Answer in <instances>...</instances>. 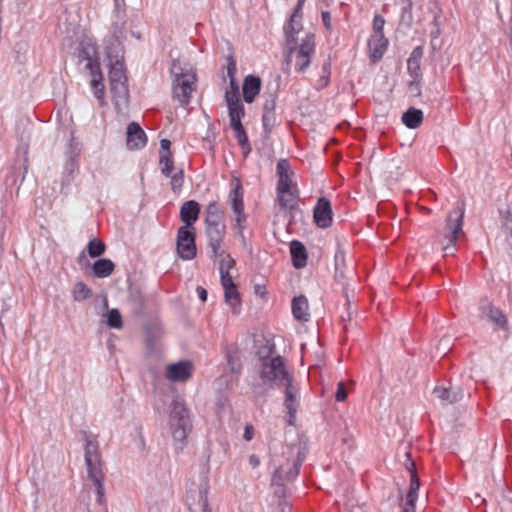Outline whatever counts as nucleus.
Segmentation results:
<instances>
[{
	"label": "nucleus",
	"instance_id": "f257e3e1",
	"mask_svg": "<svg viewBox=\"0 0 512 512\" xmlns=\"http://www.w3.org/2000/svg\"><path fill=\"white\" fill-rule=\"evenodd\" d=\"M259 377L262 383L253 384L252 387L256 396H265L267 389L280 388L293 378L286 368L285 359L280 355L261 359Z\"/></svg>",
	"mask_w": 512,
	"mask_h": 512
},
{
	"label": "nucleus",
	"instance_id": "f03ea898",
	"mask_svg": "<svg viewBox=\"0 0 512 512\" xmlns=\"http://www.w3.org/2000/svg\"><path fill=\"white\" fill-rule=\"evenodd\" d=\"M169 423L172 437L175 442V450L180 452L184 449L186 439L193 428L189 409L182 400H173Z\"/></svg>",
	"mask_w": 512,
	"mask_h": 512
},
{
	"label": "nucleus",
	"instance_id": "7ed1b4c3",
	"mask_svg": "<svg viewBox=\"0 0 512 512\" xmlns=\"http://www.w3.org/2000/svg\"><path fill=\"white\" fill-rule=\"evenodd\" d=\"M208 471H205L199 479V483L191 482L187 486V504L191 512H211L208 503L209 492Z\"/></svg>",
	"mask_w": 512,
	"mask_h": 512
},
{
	"label": "nucleus",
	"instance_id": "20e7f679",
	"mask_svg": "<svg viewBox=\"0 0 512 512\" xmlns=\"http://www.w3.org/2000/svg\"><path fill=\"white\" fill-rule=\"evenodd\" d=\"M315 53V36L308 33L302 40V43L297 46L293 45L288 47L287 61L295 54V69L297 72H305L311 64V59Z\"/></svg>",
	"mask_w": 512,
	"mask_h": 512
},
{
	"label": "nucleus",
	"instance_id": "39448f33",
	"mask_svg": "<svg viewBox=\"0 0 512 512\" xmlns=\"http://www.w3.org/2000/svg\"><path fill=\"white\" fill-rule=\"evenodd\" d=\"M176 248L179 257L183 260H192L196 257V233L194 231V228H178Z\"/></svg>",
	"mask_w": 512,
	"mask_h": 512
},
{
	"label": "nucleus",
	"instance_id": "423d86ee",
	"mask_svg": "<svg viewBox=\"0 0 512 512\" xmlns=\"http://www.w3.org/2000/svg\"><path fill=\"white\" fill-rule=\"evenodd\" d=\"M98 446L96 442L86 437L85 445V464L87 467L88 478L94 482L97 480L104 479V473L102 471V463L100 455L98 453Z\"/></svg>",
	"mask_w": 512,
	"mask_h": 512
},
{
	"label": "nucleus",
	"instance_id": "0eeeda50",
	"mask_svg": "<svg viewBox=\"0 0 512 512\" xmlns=\"http://www.w3.org/2000/svg\"><path fill=\"white\" fill-rule=\"evenodd\" d=\"M457 214L456 218L453 219L452 213L449 214L447 218V230L448 232L445 235V238L449 241L447 245L443 247V251L445 256L454 255L455 252V244L458 239V235L462 232L463 226V218H464V204L459 208V212H454Z\"/></svg>",
	"mask_w": 512,
	"mask_h": 512
},
{
	"label": "nucleus",
	"instance_id": "6e6552de",
	"mask_svg": "<svg viewBox=\"0 0 512 512\" xmlns=\"http://www.w3.org/2000/svg\"><path fill=\"white\" fill-rule=\"evenodd\" d=\"M195 75L186 72L178 78H173V97L181 105H187L190 102L191 94L195 89Z\"/></svg>",
	"mask_w": 512,
	"mask_h": 512
},
{
	"label": "nucleus",
	"instance_id": "1a4fd4ad",
	"mask_svg": "<svg viewBox=\"0 0 512 512\" xmlns=\"http://www.w3.org/2000/svg\"><path fill=\"white\" fill-rule=\"evenodd\" d=\"M405 467L410 473V485L406 494L405 503L402 512H415V503L418 498V490L420 488V481L415 472V463L410 458L409 453H405Z\"/></svg>",
	"mask_w": 512,
	"mask_h": 512
},
{
	"label": "nucleus",
	"instance_id": "9d476101",
	"mask_svg": "<svg viewBox=\"0 0 512 512\" xmlns=\"http://www.w3.org/2000/svg\"><path fill=\"white\" fill-rule=\"evenodd\" d=\"M313 219L317 227L326 229L331 226L333 212L330 201L325 197H320L313 210Z\"/></svg>",
	"mask_w": 512,
	"mask_h": 512
},
{
	"label": "nucleus",
	"instance_id": "9b49d317",
	"mask_svg": "<svg viewBox=\"0 0 512 512\" xmlns=\"http://www.w3.org/2000/svg\"><path fill=\"white\" fill-rule=\"evenodd\" d=\"M282 387H284V406L287 409V413L289 416L288 424L293 425L297 413V409L299 406V391L296 386L293 384V378L286 382Z\"/></svg>",
	"mask_w": 512,
	"mask_h": 512
},
{
	"label": "nucleus",
	"instance_id": "f8f14e48",
	"mask_svg": "<svg viewBox=\"0 0 512 512\" xmlns=\"http://www.w3.org/2000/svg\"><path fill=\"white\" fill-rule=\"evenodd\" d=\"M225 225L221 226H206V235L208 238V245L211 248V258H217L223 255L221 245L225 236Z\"/></svg>",
	"mask_w": 512,
	"mask_h": 512
},
{
	"label": "nucleus",
	"instance_id": "ddd939ff",
	"mask_svg": "<svg viewBox=\"0 0 512 512\" xmlns=\"http://www.w3.org/2000/svg\"><path fill=\"white\" fill-rule=\"evenodd\" d=\"M78 58L80 61H86L85 67L90 71V73L101 70L100 62L97 57V47L95 44L81 43Z\"/></svg>",
	"mask_w": 512,
	"mask_h": 512
},
{
	"label": "nucleus",
	"instance_id": "4468645a",
	"mask_svg": "<svg viewBox=\"0 0 512 512\" xmlns=\"http://www.w3.org/2000/svg\"><path fill=\"white\" fill-rule=\"evenodd\" d=\"M290 164L287 159H280L277 162L276 171L278 175V183H277V192L286 193L289 192L293 187L296 188V184H294L290 178Z\"/></svg>",
	"mask_w": 512,
	"mask_h": 512
},
{
	"label": "nucleus",
	"instance_id": "2eb2a0df",
	"mask_svg": "<svg viewBox=\"0 0 512 512\" xmlns=\"http://www.w3.org/2000/svg\"><path fill=\"white\" fill-rule=\"evenodd\" d=\"M192 365L190 361H180L167 366L166 378L173 382L186 381L191 377Z\"/></svg>",
	"mask_w": 512,
	"mask_h": 512
},
{
	"label": "nucleus",
	"instance_id": "dca6fc26",
	"mask_svg": "<svg viewBox=\"0 0 512 512\" xmlns=\"http://www.w3.org/2000/svg\"><path fill=\"white\" fill-rule=\"evenodd\" d=\"M433 395L439 399L443 405H449L460 401L464 397V392L460 386H450L448 388L436 386L433 389Z\"/></svg>",
	"mask_w": 512,
	"mask_h": 512
},
{
	"label": "nucleus",
	"instance_id": "f3484780",
	"mask_svg": "<svg viewBox=\"0 0 512 512\" xmlns=\"http://www.w3.org/2000/svg\"><path fill=\"white\" fill-rule=\"evenodd\" d=\"M200 205L195 200H188L181 205L180 219L184 223L182 227L193 228V224L198 220Z\"/></svg>",
	"mask_w": 512,
	"mask_h": 512
},
{
	"label": "nucleus",
	"instance_id": "a211bd4d",
	"mask_svg": "<svg viewBox=\"0 0 512 512\" xmlns=\"http://www.w3.org/2000/svg\"><path fill=\"white\" fill-rule=\"evenodd\" d=\"M127 146L130 149H140L146 145L147 137L141 126L131 122L127 127Z\"/></svg>",
	"mask_w": 512,
	"mask_h": 512
},
{
	"label": "nucleus",
	"instance_id": "6ab92c4d",
	"mask_svg": "<svg viewBox=\"0 0 512 512\" xmlns=\"http://www.w3.org/2000/svg\"><path fill=\"white\" fill-rule=\"evenodd\" d=\"M500 234L507 248L512 249V213L508 207L499 208Z\"/></svg>",
	"mask_w": 512,
	"mask_h": 512
},
{
	"label": "nucleus",
	"instance_id": "aec40b11",
	"mask_svg": "<svg viewBox=\"0 0 512 512\" xmlns=\"http://www.w3.org/2000/svg\"><path fill=\"white\" fill-rule=\"evenodd\" d=\"M261 90V79L258 76L248 75L242 85L243 98L246 103H252Z\"/></svg>",
	"mask_w": 512,
	"mask_h": 512
},
{
	"label": "nucleus",
	"instance_id": "412c9836",
	"mask_svg": "<svg viewBox=\"0 0 512 512\" xmlns=\"http://www.w3.org/2000/svg\"><path fill=\"white\" fill-rule=\"evenodd\" d=\"M127 301L135 314L140 315L144 313L146 308V296L140 287H129Z\"/></svg>",
	"mask_w": 512,
	"mask_h": 512
},
{
	"label": "nucleus",
	"instance_id": "4be33fe9",
	"mask_svg": "<svg viewBox=\"0 0 512 512\" xmlns=\"http://www.w3.org/2000/svg\"><path fill=\"white\" fill-rule=\"evenodd\" d=\"M388 43V39L384 35H371L368 40V47L373 62H377L383 57Z\"/></svg>",
	"mask_w": 512,
	"mask_h": 512
},
{
	"label": "nucleus",
	"instance_id": "5701e85b",
	"mask_svg": "<svg viewBox=\"0 0 512 512\" xmlns=\"http://www.w3.org/2000/svg\"><path fill=\"white\" fill-rule=\"evenodd\" d=\"M227 76L229 77V89L225 92V99H236L239 96V85L235 78L236 61L232 55L227 57Z\"/></svg>",
	"mask_w": 512,
	"mask_h": 512
},
{
	"label": "nucleus",
	"instance_id": "b1692460",
	"mask_svg": "<svg viewBox=\"0 0 512 512\" xmlns=\"http://www.w3.org/2000/svg\"><path fill=\"white\" fill-rule=\"evenodd\" d=\"M290 254L292 264L296 269H302L307 264V250L304 244L299 240H293L290 243Z\"/></svg>",
	"mask_w": 512,
	"mask_h": 512
},
{
	"label": "nucleus",
	"instance_id": "393cba45",
	"mask_svg": "<svg viewBox=\"0 0 512 512\" xmlns=\"http://www.w3.org/2000/svg\"><path fill=\"white\" fill-rule=\"evenodd\" d=\"M424 55V49L422 46L415 47L409 58L407 59V70L409 75L413 78H421V60Z\"/></svg>",
	"mask_w": 512,
	"mask_h": 512
},
{
	"label": "nucleus",
	"instance_id": "a878e982",
	"mask_svg": "<svg viewBox=\"0 0 512 512\" xmlns=\"http://www.w3.org/2000/svg\"><path fill=\"white\" fill-rule=\"evenodd\" d=\"M110 91L117 109L127 106L129 102V90L126 82L110 84Z\"/></svg>",
	"mask_w": 512,
	"mask_h": 512
},
{
	"label": "nucleus",
	"instance_id": "bb28decb",
	"mask_svg": "<svg viewBox=\"0 0 512 512\" xmlns=\"http://www.w3.org/2000/svg\"><path fill=\"white\" fill-rule=\"evenodd\" d=\"M277 201L279 203L280 209L288 212L292 215L293 211L297 208L298 201V191L295 188L290 189L289 192L279 193L277 192Z\"/></svg>",
	"mask_w": 512,
	"mask_h": 512
},
{
	"label": "nucleus",
	"instance_id": "cd10ccee",
	"mask_svg": "<svg viewBox=\"0 0 512 512\" xmlns=\"http://www.w3.org/2000/svg\"><path fill=\"white\" fill-rule=\"evenodd\" d=\"M308 300L305 296L300 295L294 297L292 300V314L295 319L306 322L309 320L310 314L308 312Z\"/></svg>",
	"mask_w": 512,
	"mask_h": 512
},
{
	"label": "nucleus",
	"instance_id": "c85d7f7f",
	"mask_svg": "<svg viewBox=\"0 0 512 512\" xmlns=\"http://www.w3.org/2000/svg\"><path fill=\"white\" fill-rule=\"evenodd\" d=\"M92 275L96 278H106L110 276L114 269L115 264L108 258H100L92 264Z\"/></svg>",
	"mask_w": 512,
	"mask_h": 512
},
{
	"label": "nucleus",
	"instance_id": "c756f323",
	"mask_svg": "<svg viewBox=\"0 0 512 512\" xmlns=\"http://www.w3.org/2000/svg\"><path fill=\"white\" fill-rule=\"evenodd\" d=\"M225 101L228 107L230 124L240 123L245 115L244 105L242 104L240 98L225 99Z\"/></svg>",
	"mask_w": 512,
	"mask_h": 512
},
{
	"label": "nucleus",
	"instance_id": "7c9ffc66",
	"mask_svg": "<svg viewBox=\"0 0 512 512\" xmlns=\"http://www.w3.org/2000/svg\"><path fill=\"white\" fill-rule=\"evenodd\" d=\"M230 202L234 213L244 212L243 189L239 179H234L233 188L230 192Z\"/></svg>",
	"mask_w": 512,
	"mask_h": 512
},
{
	"label": "nucleus",
	"instance_id": "2f4dec72",
	"mask_svg": "<svg viewBox=\"0 0 512 512\" xmlns=\"http://www.w3.org/2000/svg\"><path fill=\"white\" fill-rule=\"evenodd\" d=\"M401 119L406 127L416 129L423 121V112L420 109L410 107L402 114Z\"/></svg>",
	"mask_w": 512,
	"mask_h": 512
},
{
	"label": "nucleus",
	"instance_id": "473e14b6",
	"mask_svg": "<svg viewBox=\"0 0 512 512\" xmlns=\"http://www.w3.org/2000/svg\"><path fill=\"white\" fill-rule=\"evenodd\" d=\"M302 29V24L300 21H296V19L290 18L288 22L284 25V34L287 46L297 45V34Z\"/></svg>",
	"mask_w": 512,
	"mask_h": 512
},
{
	"label": "nucleus",
	"instance_id": "72a5a7b5",
	"mask_svg": "<svg viewBox=\"0 0 512 512\" xmlns=\"http://www.w3.org/2000/svg\"><path fill=\"white\" fill-rule=\"evenodd\" d=\"M92 80H91V87L93 89V94L97 98L99 105L103 107L106 102L104 99V84H103V75L101 70L98 72L90 73Z\"/></svg>",
	"mask_w": 512,
	"mask_h": 512
},
{
	"label": "nucleus",
	"instance_id": "f704fd0d",
	"mask_svg": "<svg viewBox=\"0 0 512 512\" xmlns=\"http://www.w3.org/2000/svg\"><path fill=\"white\" fill-rule=\"evenodd\" d=\"M230 126L235 133V137L238 141L239 146L243 149L244 156H247L251 152L252 148L249 143L246 131L242 125V122L237 124H230Z\"/></svg>",
	"mask_w": 512,
	"mask_h": 512
},
{
	"label": "nucleus",
	"instance_id": "c9c22d12",
	"mask_svg": "<svg viewBox=\"0 0 512 512\" xmlns=\"http://www.w3.org/2000/svg\"><path fill=\"white\" fill-rule=\"evenodd\" d=\"M225 302L232 308L234 314H238L241 308V298L236 285L224 288Z\"/></svg>",
	"mask_w": 512,
	"mask_h": 512
},
{
	"label": "nucleus",
	"instance_id": "e433bc0d",
	"mask_svg": "<svg viewBox=\"0 0 512 512\" xmlns=\"http://www.w3.org/2000/svg\"><path fill=\"white\" fill-rule=\"evenodd\" d=\"M108 77L110 84L127 81L126 76L124 74L123 64L119 59H116L115 63H110Z\"/></svg>",
	"mask_w": 512,
	"mask_h": 512
},
{
	"label": "nucleus",
	"instance_id": "4c0bfd02",
	"mask_svg": "<svg viewBox=\"0 0 512 512\" xmlns=\"http://www.w3.org/2000/svg\"><path fill=\"white\" fill-rule=\"evenodd\" d=\"M226 359L232 373H240L242 369L241 358L236 348H229L226 351Z\"/></svg>",
	"mask_w": 512,
	"mask_h": 512
},
{
	"label": "nucleus",
	"instance_id": "58836bf2",
	"mask_svg": "<svg viewBox=\"0 0 512 512\" xmlns=\"http://www.w3.org/2000/svg\"><path fill=\"white\" fill-rule=\"evenodd\" d=\"M106 245L98 238H93L88 242L87 252L91 258H97L105 253Z\"/></svg>",
	"mask_w": 512,
	"mask_h": 512
},
{
	"label": "nucleus",
	"instance_id": "ea45409f",
	"mask_svg": "<svg viewBox=\"0 0 512 512\" xmlns=\"http://www.w3.org/2000/svg\"><path fill=\"white\" fill-rule=\"evenodd\" d=\"M72 296L74 301H83L92 296V290L84 283L77 282L72 290Z\"/></svg>",
	"mask_w": 512,
	"mask_h": 512
},
{
	"label": "nucleus",
	"instance_id": "a19ab883",
	"mask_svg": "<svg viewBox=\"0 0 512 512\" xmlns=\"http://www.w3.org/2000/svg\"><path fill=\"white\" fill-rule=\"evenodd\" d=\"M159 165L162 174L170 176L174 170V163L172 160L171 152H163L160 154Z\"/></svg>",
	"mask_w": 512,
	"mask_h": 512
},
{
	"label": "nucleus",
	"instance_id": "79ce46f5",
	"mask_svg": "<svg viewBox=\"0 0 512 512\" xmlns=\"http://www.w3.org/2000/svg\"><path fill=\"white\" fill-rule=\"evenodd\" d=\"M117 20L112 24V33L113 37L116 41H120L123 37L124 29H125V13H120L119 15L115 13Z\"/></svg>",
	"mask_w": 512,
	"mask_h": 512
},
{
	"label": "nucleus",
	"instance_id": "37998d69",
	"mask_svg": "<svg viewBox=\"0 0 512 512\" xmlns=\"http://www.w3.org/2000/svg\"><path fill=\"white\" fill-rule=\"evenodd\" d=\"M80 152L81 145L72 134L66 150L67 160L78 161L77 159L80 155Z\"/></svg>",
	"mask_w": 512,
	"mask_h": 512
},
{
	"label": "nucleus",
	"instance_id": "c03bdc74",
	"mask_svg": "<svg viewBox=\"0 0 512 512\" xmlns=\"http://www.w3.org/2000/svg\"><path fill=\"white\" fill-rule=\"evenodd\" d=\"M78 169V161L66 160L63 172L62 185H69L73 179L74 172Z\"/></svg>",
	"mask_w": 512,
	"mask_h": 512
},
{
	"label": "nucleus",
	"instance_id": "a18cd8bd",
	"mask_svg": "<svg viewBox=\"0 0 512 512\" xmlns=\"http://www.w3.org/2000/svg\"><path fill=\"white\" fill-rule=\"evenodd\" d=\"M301 464H302V460L300 458H297L296 460H294L292 462L291 466H289L287 468L284 467L283 474L285 476L286 482H292L296 479V477L299 474Z\"/></svg>",
	"mask_w": 512,
	"mask_h": 512
},
{
	"label": "nucleus",
	"instance_id": "49530a36",
	"mask_svg": "<svg viewBox=\"0 0 512 512\" xmlns=\"http://www.w3.org/2000/svg\"><path fill=\"white\" fill-rule=\"evenodd\" d=\"M278 85L275 84L272 91L269 92L263 105V113H275L276 98H277Z\"/></svg>",
	"mask_w": 512,
	"mask_h": 512
},
{
	"label": "nucleus",
	"instance_id": "de8ad7c7",
	"mask_svg": "<svg viewBox=\"0 0 512 512\" xmlns=\"http://www.w3.org/2000/svg\"><path fill=\"white\" fill-rule=\"evenodd\" d=\"M107 325L111 328L120 329L123 325L122 316L118 309H111L107 312Z\"/></svg>",
	"mask_w": 512,
	"mask_h": 512
},
{
	"label": "nucleus",
	"instance_id": "09e8293b",
	"mask_svg": "<svg viewBox=\"0 0 512 512\" xmlns=\"http://www.w3.org/2000/svg\"><path fill=\"white\" fill-rule=\"evenodd\" d=\"M488 317L492 322H494L500 327H505L507 324L506 316L498 308L491 306L489 309Z\"/></svg>",
	"mask_w": 512,
	"mask_h": 512
},
{
	"label": "nucleus",
	"instance_id": "8fccbe9b",
	"mask_svg": "<svg viewBox=\"0 0 512 512\" xmlns=\"http://www.w3.org/2000/svg\"><path fill=\"white\" fill-rule=\"evenodd\" d=\"M219 272H220V281H221V285H222L223 289L227 288V287L235 286V283L233 282L230 272H228L227 269L225 268V261H220Z\"/></svg>",
	"mask_w": 512,
	"mask_h": 512
},
{
	"label": "nucleus",
	"instance_id": "3c124183",
	"mask_svg": "<svg viewBox=\"0 0 512 512\" xmlns=\"http://www.w3.org/2000/svg\"><path fill=\"white\" fill-rule=\"evenodd\" d=\"M262 124L265 134L269 135L276 124L275 113H263Z\"/></svg>",
	"mask_w": 512,
	"mask_h": 512
},
{
	"label": "nucleus",
	"instance_id": "603ef678",
	"mask_svg": "<svg viewBox=\"0 0 512 512\" xmlns=\"http://www.w3.org/2000/svg\"><path fill=\"white\" fill-rule=\"evenodd\" d=\"M283 473H284V465H279L275 469V471L272 475L271 483L273 486H278L281 488L284 487V483L286 482V480H285V476Z\"/></svg>",
	"mask_w": 512,
	"mask_h": 512
},
{
	"label": "nucleus",
	"instance_id": "864d4df0",
	"mask_svg": "<svg viewBox=\"0 0 512 512\" xmlns=\"http://www.w3.org/2000/svg\"><path fill=\"white\" fill-rule=\"evenodd\" d=\"M92 484L97 495V503L101 506L104 505L106 502L104 479L94 481Z\"/></svg>",
	"mask_w": 512,
	"mask_h": 512
},
{
	"label": "nucleus",
	"instance_id": "5fc2aeb1",
	"mask_svg": "<svg viewBox=\"0 0 512 512\" xmlns=\"http://www.w3.org/2000/svg\"><path fill=\"white\" fill-rule=\"evenodd\" d=\"M171 177V189L176 192L180 190L183 186L184 182V172L182 169H179L176 173L170 175Z\"/></svg>",
	"mask_w": 512,
	"mask_h": 512
},
{
	"label": "nucleus",
	"instance_id": "6e6d98bb",
	"mask_svg": "<svg viewBox=\"0 0 512 512\" xmlns=\"http://www.w3.org/2000/svg\"><path fill=\"white\" fill-rule=\"evenodd\" d=\"M412 20V2L411 0H406L405 5L402 7L401 22L410 25Z\"/></svg>",
	"mask_w": 512,
	"mask_h": 512
},
{
	"label": "nucleus",
	"instance_id": "4d7b16f0",
	"mask_svg": "<svg viewBox=\"0 0 512 512\" xmlns=\"http://www.w3.org/2000/svg\"><path fill=\"white\" fill-rule=\"evenodd\" d=\"M331 64L330 60L328 59L322 66V76L319 79V85L321 88L326 87L329 83V78L331 74Z\"/></svg>",
	"mask_w": 512,
	"mask_h": 512
},
{
	"label": "nucleus",
	"instance_id": "13d9d810",
	"mask_svg": "<svg viewBox=\"0 0 512 512\" xmlns=\"http://www.w3.org/2000/svg\"><path fill=\"white\" fill-rule=\"evenodd\" d=\"M385 19L376 14L373 18V35H384Z\"/></svg>",
	"mask_w": 512,
	"mask_h": 512
},
{
	"label": "nucleus",
	"instance_id": "bf43d9fd",
	"mask_svg": "<svg viewBox=\"0 0 512 512\" xmlns=\"http://www.w3.org/2000/svg\"><path fill=\"white\" fill-rule=\"evenodd\" d=\"M236 214V225L238 228V233L242 238L243 243H245V237L243 234V230L245 228L246 215L244 212L235 213Z\"/></svg>",
	"mask_w": 512,
	"mask_h": 512
},
{
	"label": "nucleus",
	"instance_id": "052dcab7",
	"mask_svg": "<svg viewBox=\"0 0 512 512\" xmlns=\"http://www.w3.org/2000/svg\"><path fill=\"white\" fill-rule=\"evenodd\" d=\"M206 226H221L223 223V215H206L205 216Z\"/></svg>",
	"mask_w": 512,
	"mask_h": 512
},
{
	"label": "nucleus",
	"instance_id": "680f3d73",
	"mask_svg": "<svg viewBox=\"0 0 512 512\" xmlns=\"http://www.w3.org/2000/svg\"><path fill=\"white\" fill-rule=\"evenodd\" d=\"M334 260H335V270H338L345 265V252L343 249H341V248L337 249L335 256H334Z\"/></svg>",
	"mask_w": 512,
	"mask_h": 512
},
{
	"label": "nucleus",
	"instance_id": "e2e57ef3",
	"mask_svg": "<svg viewBox=\"0 0 512 512\" xmlns=\"http://www.w3.org/2000/svg\"><path fill=\"white\" fill-rule=\"evenodd\" d=\"M335 398L338 402H342L347 398V392L344 386V383L340 381L337 385V391L335 393Z\"/></svg>",
	"mask_w": 512,
	"mask_h": 512
},
{
	"label": "nucleus",
	"instance_id": "0e129e2a",
	"mask_svg": "<svg viewBox=\"0 0 512 512\" xmlns=\"http://www.w3.org/2000/svg\"><path fill=\"white\" fill-rule=\"evenodd\" d=\"M206 215H223L217 202L213 201L207 205Z\"/></svg>",
	"mask_w": 512,
	"mask_h": 512
},
{
	"label": "nucleus",
	"instance_id": "69168bd1",
	"mask_svg": "<svg viewBox=\"0 0 512 512\" xmlns=\"http://www.w3.org/2000/svg\"><path fill=\"white\" fill-rule=\"evenodd\" d=\"M434 27L433 29L430 31V37H431V45L433 48L436 47V44H435V40L439 37L440 35V28L438 26V23H437V18L435 17L434 18Z\"/></svg>",
	"mask_w": 512,
	"mask_h": 512
},
{
	"label": "nucleus",
	"instance_id": "338daca9",
	"mask_svg": "<svg viewBox=\"0 0 512 512\" xmlns=\"http://www.w3.org/2000/svg\"><path fill=\"white\" fill-rule=\"evenodd\" d=\"M171 75L173 78H178L180 75H185L186 72L183 71L180 64L176 61H173L172 66L170 68Z\"/></svg>",
	"mask_w": 512,
	"mask_h": 512
},
{
	"label": "nucleus",
	"instance_id": "774afa93",
	"mask_svg": "<svg viewBox=\"0 0 512 512\" xmlns=\"http://www.w3.org/2000/svg\"><path fill=\"white\" fill-rule=\"evenodd\" d=\"M420 80H421V78H416V79L412 78V81L409 83V90L416 96L420 95V93H421Z\"/></svg>",
	"mask_w": 512,
	"mask_h": 512
}]
</instances>
